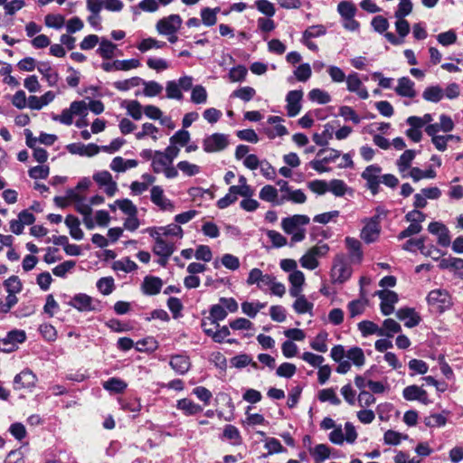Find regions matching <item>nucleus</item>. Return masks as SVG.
Wrapping results in <instances>:
<instances>
[{
  "mask_svg": "<svg viewBox=\"0 0 463 463\" xmlns=\"http://www.w3.org/2000/svg\"><path fill=\"white\" fill-rule=\"evenodd\" d=\"M329 246L319 243L310 247L299 259L300 266L307 270H314L319 267V260L327 256Z\"/></svg>",
  "mask_w": 463,
  "mask_h": 463,
  "instance_id": "f257e3e1",
  "label": "nucleus"
},
{
  "mask_svg": "<svg viewBox=\"0 0 463 463\" xmlns=\"http://www.w3.org/2000/svg\"><path fill=\"white\" fill-rule=\"evenodd\" d=\"M358 434L352 422H345L344 429L342 425H336L328 434V439L335 445L341 446L345 442L354 444L357 439Z\"/></svg>",
  "mask_w": 463,
  "mask_h": 463,
  "instance_id": "f03ea898",
  "label": "nucleus"
},
{
  "mask_svg": "<svg viewBox=\"0 0 463 463\" xmlns=\"http://www.w3.org/2000/svg\"><path fill=\"white\" fill-rule=\"evenodd\" d=\"M87 103L84 100L72 101L68 109L61 111L60 115H53L52 120L58 121L61 124L71 126L73 123L74 116H86L87 115Z\"/></svg>",
  "mask_w": 463,
  "mask_h": 463,
  "instance_id": "7ed1b4c3",
  "label": "nucleus"
},
{
  "mask_svg": "<svg viewBox=\"0 0 463 463\" xmlns=\"http://www.w3.org/2000/svg\"><path fill=\"white\" fill-rule=\"evenodd\" d=\"M151 168L156 174H163L167 179H174L178 176L177 169L164 154L163 151L156 150L155 157L151 162Z\"/></svg>",
  "mask_w": 463,
  "mask_h": 463,
  "instance_id": "20e7f679",
  "label": "nucleus"
},
{
  "mask_svg": "<svg viewBox=\"0 0 463 463\" xmlns=\"http://www.w3.org/2000/svg\"><path fill=\"white\" fill-rule=\"evenodd\" d=\"M229 145V136L219 132L206 135L202 141L203 149L207 154L220 153L225 150Z\"/></svg>",
  "mask_w": 463,
  "mask_h": 463,
  "instance_id": "39448f33",
  "label": "nucleus"
},
{
  "mask_svg": "<svg viewBox=\"0 0 463 463\" xmlns=\"http://www.w3.org/2000/svg\"><path fill=\"white\" fill-rule=\"evenodd\" d=\"M352 272V268L343 254H338L334 258L330 271L333 283L342 284L345 282L350 279Z\"/></svg>",
  "mask_w": 463,
  "mask_h": 463,
  "instance_id": "423d86ee",
  "label": "nucleus"
},
{
  "mask_svg": "<svg viewBox=\"0 0 463 463\" xmlns=\"http://www.w3.org/2000/svg\"><path fill=\"white\" fill-rule=\"evenodd\" d=\"M427 302L432 310L443 313L452 306V299L445 289H433L427 296Z\"/></svg>",
  "mask_w": 463,
  "mask_h": 463,
  "instance_id": "0eeeda50",
  "label": "nucleus"
},
{
  "mask_svg": "<svg viewBox=\"0 0 463 463\" xmlns=\"http://www.w3.org/2000/svg\"><path fill=\"white\" fill-rule=\"evenodd\" d=\"M364 226L361 231V239L366 243H372L378 240L381 232L380 215L376 214L364 221Z\"/></svg>",
  "mask_w": 463,
  "mask_h": 463,
  "instance_id": "6e6552de",
  "label": "nucleus"
},
{
  "mask_svg": "<svg viewBox=\"0 0 463 463\" xmlns=\"http://www.w3.org/2000/svg\"><path fill=\"white\" fill-rule=\"evenodd\" d=\"M92 178L108 196L112 197L118 192V184L113 180L112 175L109 171H98L93 174Z\"/></svg>",
  "mask_w": 463,
  "mask_h": 463,
  "instance_id": "1a4fd4ad",
  "label": "nucleus"
},
{
  "mask_svg": "<svg viewBox=\"0 0 463 463\" xmlns=\"http://www.w3.org/2000/svg\"><path fill=\"white\" fill-rule=\"evenodd\" d=\"M183 20L179 14H170L156 22V30L160 35L173 34L181 28Z\"/></svg>",
  "mask_w": 463,
  "mask_h": 463,
  "instance_id": "9d476101",
  "label": "nucleus"
},
{
  "mask_svg": "<svg viewBox=\"0 0 463 463\" xmlns=\"http://www.w3.org/2000/svg\"><path fill=\"white\" fill-rule=\"evenodd\" d=\"M150 199L163 212L174 213L175 211V203L165 196L164 189L159 185H154L151 188Z\"/></svg>",
  "mask_w": 463,
  "mask_h": 463,
  "instance_id": "9b49d317",
  "label": "nucleus"
},
{
  "mask_svg": "<svg viewBox=\"0 0 463 463\" xmlns=\"http://www.w3.org/2000/svg\"><path fill=\"white\" fill-rule=\"evenodd\" d=\"M428 232L436 237L437 244L447 248L451 244L449 230L441 222H431L428 225Z\"/></svg>",
  "mask_w": 463,
  "mask_h": 463,
  "instance_id": "f8f14e48",
  "label": "nucleus"
},
{
  "mask_svg": "<svg viewBox=\"0 0 463 463\" xmlns=\"http://www.w3.org/2000/svg\"><path fill=\"white\" fill-rule=\"evenodd\" d=\"M69 305L80 312H91L99 308V302L84 293H79L73 296Z\"/></svg>",
  "mask_w": 463,
  "mask_h": 463,
  "instance_id": "ddd939ff",
  "label": "nucleus"
},
{
  "mask_svg": "<svg viewBox=\"0 0 463 463\" xmlns=\"http://www.w3.org/2000/svg\"><path fill=\"white\" fill-rule=\"evenodd\" d=\"M381 299V312L384 316H389L394 311V305L398 302V295L388 289L378 290L375 293Z\"/></svg>",
  "mask_w": 463,
  "mask_h": 463,
  "instance_id": "4468645a",
  "label": "nucleus"
},
{
  "mask_svg": "<svg viewBox=\"0 0 463 463\" xmlns=\"http://www.w3.org/2000/svg\"><path fill=\"white\" fill-rule=\"evenodd\" d=\"M345 81L348 91L355 93L362 99L369 98L368 90L364 86L358 73L352 72L348 74Z\"/></svg>",
  "mask_w": 463,
  "mask_h": 463,
  "instance_id": "2eb2a0df",
  "label": "nucleus"
},
{
  "mask_svg": "<svg viewBox=\"0 0 463 463\" xmlns=\"http://www.w3.org/2000/svg\"><path fill=\"white\" fill-rule=\"evenodd\" d=\"M66 149L71 155L88 157L94 156L100 152L99 146L93 143L87 145L82 143H71L66 146Z\"/></svg>",
  "mask_w": 463,
  "mask_h": 463,
  "instance_id": "dca6fc26",
  "label": "nucleus"
},
{
  "mask_svg": "<svg viewBox=\"0 0 463 463\" xmlns=\"http://www.w3.org/2000/svg\"><path fill=\"white\" fill-rule=\"evenodd\" d=\"M66 199L73 203L77 212L81 215H89L92 213V209L90 203L86 202L85 196L78 191H67Z\"/></svg>",
  "mask_w": 463,
  "mask_h": 463,
  "instance_id": "f3484780",
  "label": "nucleus"
},
{
  "mask_svg": "<svg viewBox=\"0 0 463 463\" xmlns=\"http://www.w3.org/2000/svg\"><path fill=\"white\" fill-rule=\"evenodd\" d=\"M303 91L302 90H290L286 96V109L288 117L297 116L301 109V100L303 99Z\"/></svg>",
  "mask_w": 463,
  "mask_h": 463,
  "instance_id": "a211bd4d",
  "label": "nucleus"
},
{
  "mask_svg": "<svg viewBox=\"0 0 463 463\" xmlns=\"http://www.w3.org/2000/svg\"><path fill=\"white\" fill-rule=\"evenodd\" d=\"M36 382V375L31 370L25 369L14 376V388L15 390L32 389Z\"/></svg>",
  "mask_w": 463,
  "mask_h": 463,
  "instance_id": "6ab92c4d",
  "label": "nucleus"
},
{
  "mask_svg": "<svg viewBox=\"0 0 463 463\" xmlns=\"http://www.w3.org/2000/svg\"><path fill=\"white\" fill-rule=\"evenodd\" d=\"M149 234L158 233L161 238H177L181 239L184 235L182 227L175 223H170L165 226L154 227L148 230Z\"/></svg>",
  "mask_w": 463,
  "mask_h": 463,
  "instance_id": "aec40b11",
  "label": "nucleus"
},
{
  "mask_svg": "<svg viewBox=\"0 0 463 463\" xmlns=\"http://www.w3.org/2000/svg\"><path fill=\"white\" fill-rule=\"evenodd\" d=\"M382 168L377 165L367 166L362 174V177L366 180L368 188L375 194L380 184V174Z\"/></svg>",
  "mask_w": 463,
  "mask_h": 463,
  "instance_id": "412c9836",
  "label": "nucleus"
},
{
  "mask_svg": "<svg viewBox=\"0 0 463 463\" xmlns=\"http://www.w3.org/2000/svg\"><path fill=\"white\" fill-rule=\"evenodd\" d=\"M273 275L263 273V271L258 268H253L250 270L246 283L248 286H256L260 289H263L267 287L271 277Z\"/></svg>",
  "mask_w": 463,
  "mask_h": 463,
  "instance_id": "4be33fe9",
  "label": "nucleus"
},
{
  "mask_svg": "<svg viewBox=\"0 0 463 463\" xmlns=\"http://www.w3.org/2000/svg\"><path fill=\"white\" fill-rule=\"evenodd\" d=\"M308 222L309 218L307 215L296 214L290 217L284 218L281 222V227L283 231L286 233H288L301 229V226H305Z\"/></svg>",
  "mask_w": 463,
  "mask_h": 463,
  "instance_id": "5701e85b",
  "label": "nucleus"
},
{
  "mask_svg": "<svg viewBox=\"0 0 463 463\" xmlns=\"http://www.w3.org/2000/svg\"><path fill=\"white\" fill-rule=\"evenodd\" d=\"M402 395L407 401H419L423 404L430 402L427 392L417 385H410L404 388Z\"/></svg>",
  "mask_w": 463,
  "mask_h": 463,
  "instance_id": "b1692460",
  "label": "nucleus"
},
{
  "mask_svg": "<svg viewBox=\"0 0 463 463\" xmlns=\"http://www.w3.org/2000/svg\"><path fill=\"white\" fill-rule=\"evenodd\" d=\"M155 240L153 251L155 254L168 258L174 252V243L158 237V233L149 234Z\"/></svg>",
  "mask_w": 463,
  "mask_h": 463,
  "instance_id": "393cba45",
  "label": "nucleus"
},
{
  "mask_svg": "<svg viewBox=\"0 0 463 463\" xmlns=\"http://www.w3.org/2000/svg\"><path fill=\"white\" fill-rule=\"evenodd\" d=\"M416 156V152L411 149L405 150L398 158L396 162V165L398 168V172L401 176H405V175L410 171L412 167V162Z\"/></svg>",
  "mask_w": 463,
  "mask_h": 463,
  "instance_id": "a878e982",
  "label": "nucleus"
},
{
  "mask_svg": "<svg viewBox=\"0 0 463 463\" xmlns=\"http://www.w3.org/2000/svg\"><path fill=\"white\" fill-rule=\"evenodd\" d=\"M162 287V279L155 276H146L141 285L143 293L148 296H154L158 294Z\"/></svg>",
  "mask_w": 463,
  "mask_h": 463,
  "instance_id": "bb28decb",
  "label": "nucleus"
},
{
  "mask_svg": "<svg viewBox=\"0 0 463 463\" xmlns=\"http://www.w3.org/2000/svg\"><path fill=\"white\" fill-rule=\"evenodd\" d=\"M56 97V94L53 91H47L43 95L38 96H30L28 98V107L31 109L40 110L43 107L52 103Z\"/></svg>",
  "mask_w": 463,
  "mask_h": 463,
  "instance_id": "cd10ccee",
  "label": "nucleus"
},
{
  "mask_svg": "<svg viewBox=\"0 0 463 463\" xmlns=\"http://www.w3.org/2000/svg\"><path fill=\"white\" fill-rule=\"evenodd\" d=\"M135 137L137 140L150 138L153 142H157L160 138V130L154 124L146 122L141 126Z\"/></svg>",
  "mask_w": 463,
  "mask_h": 463,
  "instance_id": "c85d7f7f",
  "label": "nucleus"
},
{
  "mask_svg": "<svg viewBox=\"0 0 463 463\" xmlns=\"http://www.w3.org/2000/svg\"><path fill=\"white\" fill-rule=\"evenodd\" d=\"M259 197L262 201L271 203L275 205H280L283 203V195L279 197L278 189L270 184L264 185L260 189Z\"/></svg>",
  "mask_w": 463,
  "mask_h": 463,
  "instance_id": "c756f323",
  "label": "nucleus"
},
{
  "mask_svg": "<svg viewBox=\"0 0 463 463\" xmlns=\"http://www.w3.org/2000/svg\"><path fill=\"white\" fill-rule=\"evenodd\" d=\"M288 279L290 284V296H298L300 293H302L303 287L306 281L305 274L298 269L294 273H289Z\"/></svg>",
  "mask_w": 463,
  "mask_h": 463,
  "instance_id": "7c9ffc66",
  "label": "nucleus"
},
{
  "mask_svg": "<svg viewBox=\"0 0 463 463\" xmlns=\"http://www.w3.org/2000/svg\"><path fill=\"white\" fill-rule=\"evenodd\" d=\"M137 165L138 162L136 159H125L122 156H116L111 160L109 168L115 173H124L137 167Z\"/></svg>",
  "mask_w": 463,
  "mask_h": 463,
  "instance_id": "2f4dec72",
  "label": "nucleus"
},
{
  "mask_svg": "<svg viewBox=\"0 0 463 463\" xmlns=\"http://www.w3.org/2000/svg\"><path fill=\"white\" fill-rule=\"evenodd\" d=\"M414 85V82L408 77L400 78L395 92L402 97L414 98L417 94Z\"/></svg>",
  "mask_w": 463,
  "mask_h": 463,
  "instance_id": "473e14b6",
  "label": "nucleus"
},
{
  "mask_svg": "<svg viewBox=\"0 0 463 463\" xmlns=\"http://www.w3.org/2000/svg\"><path fill=\"white\" fill-rule=\"evenodd\" d=\"M396 317L404 322L407 327L416 326L420 323V316L412 308H402L396 313Z\"/></svg>",
  "mask_w": 463,
  "mask_h": 463,
  "instance_id": "72a5a7b5",
  "label": "nucleus"
},
{
  "mask_svg": "<svg viewBox=\"0 0 463 463\" xmlns=\"http://www.w3.org/2000/svg\"><path fill=\"white\" fill-rule=\"evenodd\" d=\"M176 408L182 411L185 416H194L203 411L201 405L187 398L177 401Z\"/></svg>",
  "mask_w": 463,
  "mask_h": 463,
  "instance_id": "f704fd0d",
  "label": "nucleus"
},
{
  "mask_svg": "<svg viewBox=\"0 0 463 463\" xmlns=\"http://www.w3.org/2000/svg\"><path fill=\"white\" fill-rule=\"evenodd\" d=\"M172 369L179 373L184 374L190 369L191 363L187 356L182 354L173 355L169 362Z\"/></svg>",
  "mask_w": 463,
  "mask_h": 463,
  "instance_id": "c9c22d12",
  "label": "nucleus"
},
{
  "mask_svg": "<svg viewBox=\"0 0 463 463\" xmlns=\"http://www.w3.org/2000/svg\"><path fill=\"white\" fill-rule=\"evenodd\" d=\"M409 177L414 182H419L422 179H433L436 177V172L432 168L421 170L419 167H411L405 176H402V178Z\"/></svg>",
  "mask_w": 463,
  "mask_h": 463,
  "instance_id": "e433bc0d",
  "label": "nucleus"
},
{
  "mask_svg": "<svg viewBox=\"0 0 463 463\" xmlns=\"http://www.w3.org/2000/svg\"><path fill=\"white\" fill-rule=\"evenodd\" d=\"M38 71L43 75V77L48 82V85L51 87L56 86L59 80V75L57 71H55L49 63L42 62L38 66Z\"/></svg>",
  "mask_w": 463,
  "mask_h": 463,
  "instance_id": "4c0bfd02",
  "label": "nucleus"
},
{
  "mask_svg": "<svg viewBox=\"0 0 463 463\" xmlns=\"http://www.w3.org/2000/svg\"><path fill=\"white\" fill-rule=\"evenodd\" d=\"M345 241L347 249L350 251L352 261L360 263L363 259L360 241L357 239L351 237H346Z\"/></svg>",
  "mask_w": 463,
  "mask_h": 463,
  "instance_id": "58836bf2",
  "label": "nucleus"
},
{
  "mask_svg": "<svg viewBox=\"0 0 463 463\" xmlns=\"http://www.w3.org/2000/svg\"><path fill=\"white\" fill-rule=\"evenodd\" d=\"M65 224L70 230V235L77 240L80 241L84 237V232L80 227V221L73 215H68L65 218Z\"/></svg>",
  "mask_w": 463,
  "mask_h": 463,
  "instance_id": "ea45409f",
  "label": "nucleus"
},
{
  "mask_svg": "<svg viewBox=\"0 0 463 463\" xmlns=\"http://www.w3.org/2000/svg\"><path fill=\"white\" fill-rule=\"evenodd\" d=\"M220 12L219 7L210 8L203 7L201 9L200 15L202 19V23L207 26H213L217 23V14Z\"/></svg>",
  "mask_w": 463,
  "mask_h": 463,
  "instance_id": "a19ab883",
  "label": "nucleus"
},
{
  "mask_svg": "<svg viewBox=\"0 0 463 463\" xmlns=\"http://www.w3.org/2000/svg\"><path fill=\"white\" fill-rule=\"evenodd\" d=\"M102 386L109 392L121 393L127 389L128 383L119 378L112 377L104 382Z\"/></svg>",
  "mask_w": 463,
  "mask_h": 463,
  "instance_id": "79ce46f5",
  "label": "nucleus"
},
{
  "mask_svg": "<svg viewBox=\"0 0 463 463\" xmlns=\"http://www.w3.org/2000/svg\"><path fill=\"white\" fill-rule=\"evenodd\" d=\"M327 340L328 333L326 331H321L310 342V346L315 351L326 353L328 349Z\"/></svg>",
  "mask_w": 463,
  "mask_h": 463,
  "instance_id": "37998d69",
  "label": "nucleus"
},
{
  "mask_svg": "<svg viewBox=\"0 0 463 463\" xmlns=\"http://www.w3.org/2000/svg\"><path fill=\"white\" fill-rule=\"evenodd\" d=\"M175 168L177 169V172L180 171L184 175L189 177L197 175L201 172V167L198 165L187 160L179 161Z\"/></svg>",
  "mask_w": 463,
  "mask_h": 463,
  "instance_id": "c03bdc74",
  "label": "nucleus"
},
{
  "mask_svg": "<svg viewBox=\"0 0 463 463\" xmlns=\"http://www.w3.org/2000/svg\"><path fill=\"white\" fill-rule=\"evenodd\" d=\"M293 297L296 298L293 308L298 314H310L312 312L313 304L309 302L304 295L300 293L298 296Z\"/></svg>",
  "mask_w": 463,
  "mask_h": 463,
  "instance_id": "a18cd8bd",
  "label": "nucleus"
},
{
  "mask_svg": "<svg viewBox=\"0 0 463 463\" xmlns=\"http://www.w3.org/2000/svg\"><path fill=\"white\" fill-rule=\"evenodd\" d=\"M357 327L361 332L362 335L364 337L371 335H378L380 336L383 335L381 327H379L375 323L369 320L361 321L360 323H358Z\"/></svg>",
  "mask_w": 463,
  "mask_h": 463,
  "instance_id": "49530a36",
  "label": "nucleus"
},
{
  "mask_svg": "<svg viewBox=\"0 0 463 463\" xmlns=\"http://www.w3.org/2000/svg\"><path fill=\"white\" fill-rule=\"evenodd\" d=\"M222 438L229 440L232 445H240L241 443V436L237 427L233 425H226L223 429Z\"/></svg>",
  "mask_w": 463,
  "mask_h": 463,
  "instance_id": "de8ad7c7",
  "label": "nucleus"
},
{
  "mask_svg": "<svg viewBox=\"0 0 463 463\" xmlns=\"http://www.w3.org/2000/svg\"><path fill=\"white\" fill-rule=\"evenodd\" d=\"M309 452L316 461L321 462L330 457L331 449L326 444H318L310 448Z\"/></svg>",
  "mask_w": 463,
  "mask_h": 463,
  "instance_id": "09e8293b",
  "label": "nucleus"
},
{
  "mask_svg": "<svg viewBox=\"0 0 463 463\" xmlns=\"http://www.w3.org/2000/svg\"><path fill=\"white\" fill-rule=\"evenodd\" d=\"M422 97L430 102H439L444 97V90L439 86H430L424 90Z\"/></svg>",
  "mask_w": 463,
  "mask_h": 463,
  "instance_id": "8fccbe9b",
  "label": "nucleus"
},
{
  "mask_svg": "<svg viewBox=\"0 0 463 463\" xmlns=\"http://www.w3.org/2000/svg\"><path fill=\"white\" fill-rule=\"evenodd\" d=\"M112 269L115 271H123L126 273H129L135 271L137 269V265L129 258H123L121 260L114 261L112 264Z\"/></svg>",
  "mask_w": 463,
  "mask_h": 463,
  "instance_id": "3c124183",
  "label": "nucleus"
},
{
  "mask_svg": "<svg viewBox=\"0 0 463 463\" xmlns=\"http://www.w3.org/2000/svg\"><path fill=\"white\" fill-rule=\"evenodd\" d=\"M439 268L440 269L459 270L463 269V260L455 257H449L439 260Z\"/></svg>",
  "mask_w": 463,
  "mask_h": 463,
  "instance_id": "603ef678",
  "label": "nucleus"
},
{
  "mask_svg": "<svg viewBox=\"0 0 463 463\" xmlns=\"http://www.w3.org/2000/svg\"><path fill=\"white\" fill-rule=\"evenodd\" d=\"M346 357L357 367H362L365 363L364 351L357 346L350 348L346 352Z\"/></svg>",
  "mask_w": 463,
  "mask_h": 463,
  "instance_id": "864d4df0",
  "label": "nucleus"
},
{
  "mask_svg": "<svg viewBox=\"0 0 463 463\" xmlns=\"http://www.w3.org/2000/svg\"><path fill=\"white\" fill-rule=\"evenodd\" d=\"M117 45L107 39H102L97 52L104 59H111L114 56Z\"/></svg>",
  "mask_w": 463,
  "mask_h": 463,
  "instance_id": "5fc2aeb1",
  "label": "nucleus"
},
{
  "mask_svg": "<svg viewBox=\"0 0 463 463\" xmlns=\"http://www.w3.org/2000/svg\"><path fill=\"white\" fill-rule=\"evenodd\" d=\"M191 140V134L186 129H180L176 131L170 138L169 142L178 146H184L189 144Z\"/></svg>",
  "mask_w": 463,
  "mask_h": 463,
  "instance_id": "6e6d98bb",
  "label": "nucleus"
},
{
  "mask_svg": "<svg viewBox=\"0 0 463 463\" xmlns=\"http://www.w3.org/2000/svg\"><path fill=\"white\" fill-rule=\"evenodd\" d=\"M266 307L265 303H260L259 301L256 302H249L245 301L241 303V310L242 312L250 317H255L257 314Z\"/></svg>",
  "mask_w": 463,
  "mask_h": 463,
  "instance_id": "4d7b16f0",
  "label": "nucleus"
},
{
  "mask_svg": "<svg viewBox=\"0 0 463 463\" xmlns=\"http://www.w3.org/2000/svg\"><path fill=\"white\" fill-rule=\"evenodd\" d=\"M317 398L322 402H329L333 405H339L341 403V400L333 388L320 390L317 393Z\"/></svg>",
  "mask_w": 463,
  "mask_h": 463,
  "instance_id": "13d9d810",
  "label": "nucleus"
},
{
  "mask_svg": "<svg viewBox=\"0 0 463 463\" xmlns=\"http://www.w3.org/2000/svg\"><path fill=\"white\" fill-rule=\"evenodd\" d=\"M165 46V42L158 41L155 38H146L142 40L137 46L141 52H146L152 49H162Z\"/></svg>",
  "mask_w": 463,
  "mask_h": 463,
  "instance_id": "bf43d9fd",
  "label": "nucleus"
},
{
  "mask_svg": "<svg viewBox=\"0 0 463 463\" xmlns=\"http://www.w3.org/2000/svg\"><path fill=\"white\" fill-rule=\"evenodd\" d=\"M417 244L420 246V253L425 257H430L434 260H439L443 255L442 251L433 244L425 245V242L422 243V241H418Z\"/></svg>",
  "mask_w": 463,
  "mask_h": 463,
  "instance_id": "052dcab7",
  "label": "nucleus"
},
{
  "mask_svg": "<svg viewBox=\"0 0 463 463\" xmlns=\"http://www.w3.org/2000/svg\"><path fill=\"white\" fill-rule=\"evenodd\" d=\"M208 93L206 89L202 85H195L191 91V101L194 104H205Z\"/></svg>",
  "mask_w": 463,
  "mask_h": 463,
  "instance_id": "680f3d73",
  "label": "nucleus"
},
{
  "mask_svg": "<svg viewBox=\"0 0 463 463\" xmlns=\"http://www.w3.org/2000/svg\"><path fill=\"white\" fill-rule=\"evenodd\" d=\"M44 24L48 28L59 30L65 24V17L59 14H48L44 17Z\"/></svg>",
  "mask_w": 463,
  "mask_h": 463,
  "instance_id": "e2e57ef3",
  "label": "nucleus"
},
{
  "mask_svg": "<svg viewBox=\"0 0 463 463\" xmlns=\"http://www.w3.org/2000/svg\"><path fill=\"white\" fill-rule=\"evenodd\" d=\"M401 326L395 320L387 318L383 321L381 331L383 335L381 336L392 337L394 334L401 331Z\"/></svg>",
  "mask_w": 463,
  "mask_h": 463,
  "instance_id": "0e129e2a",
  "label": "nucleus"
},
{
  "mask_svg": "<svg viewBox=\"0 0 463 463\" xmlns=\"http://www.w3.org/2000/svg\"><path fill=\"white\" fill-rule=\"evenodd\" d=\"M308 98L311 101L318 104H327L331 101L330 95L320 89H313L308 93Z\"/></svg>",
  "mask_w": 463,
  "mask_h": 463,
  "instance_id": "69168bd1",
  "label": "nucleus"
},
{
  "mask_svg": "<svg viewBox=\"0 0 463 463\" xmlns=\"http://www.w3.org/2000/svg\"><path fill=\"white\" fill-rule=\"evenodd\" d=\"M166 97L171 99L181 100L184 96L179 84L175 80H169L165 86Z\"/></svg>",
  "mask_w": 463,
  "mask_h": 463,
  "instance_id": "338daca9",
  "label": "nucleus"
},
{
  "mask_svg": "<svg viewBox=\"0 0 463 463\" xmlns=\"http://www.w3.org/2000/svg\"><path fill=\"white\" fill-rule=\"evenodd\" d=\"M255 95L256 90L250 86L241 87L232 93V97L240 99L244 102L251 100Z\"/></svg>",
  "mask_w": 463,
  "mask_h": 463,
  "instance_id": "774afa93",
  "label": "nucleus"
}]
</instances>
